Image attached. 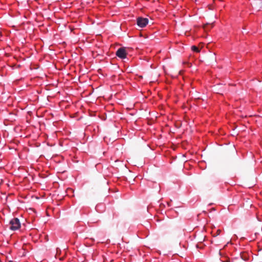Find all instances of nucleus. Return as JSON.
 I'll return each instance as SVG.
<instances>
[{"instance_id": "obj_1", "label": "nucleus", "mask_w": 262, "mask_h": 262, "mask_svg": "<svg viewBox=\"0 0 262 262\" xmlns=\"http://www.w3.org/2000/svg\"><path fill=\"white\" fill-rule=\"evenodd\" d=\"M20 227V223L17 218L12 219L9 223V229L12 231L18 230Z\"/></svg>"}, {"instance_id": "obj_2", "label": "nucleus", "mask_w": 262, "mask_h": 262, "mask_svg": "<svg viewBox=\"0 0 262 262\" xmlns=\"http://www.w3.org/2000/svg\"><path fill=\"white\" fill-rule=\"evenodd\" d=\"M148 23V19L147 18L142 17H138L137 19V24L140 28H144Z\"/></svg>"}, {"instance_id": "obj_3", "label": "nucleus", "mask_w": 262, "mask_h": 262, "mask_svg": "<svg viewBox=\"0 0 262 262\" xmlns=\"http://www.w3.org/2000/svg\"><path fill=\"white\" fill-rule=\"evenodd\" d=\"M116 54L118 57L124 59L126 57L127 53L124 48H120L117 51Z\"/></svg>"}, {"instance_id": "obj_4", "label": "nucleus", "mask_w": 262, "mask_h": 262, "mask_svg": "<svg viewBox=\"0 0 262 262\" xmlns=\"http://www.w3.org/2000/svg\"><path fill=\"white\" fill-rule=\"evenodd\" d=\"M191 50L195 52L199 53L200 52V50L198 49V48L195 46H193L191 47Z\"/></svg>"}, {"instance_id": "obj_5", "label": "nucleus", "mask_w": 262, "mask_h": 262, "mask_svg": "<svg viewBox=\"0 0 262 262\" xmlns=\"http://www.w3.org/2000/svg\"><path fill=\"white\" fill-rule=\"evenodd\" d=\"M9 262H13V261H11V260H10V261H9Z\"/></svg>"}]
</instances>
